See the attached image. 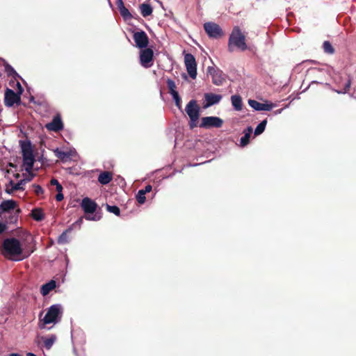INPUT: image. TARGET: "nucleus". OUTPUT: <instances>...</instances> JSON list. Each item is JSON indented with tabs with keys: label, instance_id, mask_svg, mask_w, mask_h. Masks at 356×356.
I'll list each match as a JSON object with an SVG mask.
<instances>
[{
	"label": "nucleus",
	"instance_id": "nucleus-1",
	"mask_svg": "<svg viewBox=\"0 0 356 356\" xmlns=\"http://www.w3.org/2000/svg\"><path fill=\"white\" fill-rule=\"evenodd\" d=\"M1 252L5 257L13 261H20L29 255L21 257L22 248L19 241L15 238H8L3 241Z\"/></svg>",
	"mask_w": 356,
	"mask_h": 356
},
{
	"label": "nucleus",
	"instance_id": "nucleus-2",
	"mask_svg": "<svg viewBox=\"0 0 356 356\" xmlns=\"http://www.w3.org/2000/svg\"><path fill=\"white\" fill-rule=\"evenodd\" d=\"M245 38V35L242 33L241 29L237 26H234L229 37L227 45L228 51L232 53L235 48L241 51L247 50L248 45Z\"/></svg>",
	"mask_w": 356,
	"mask_h": 356
},
{
	"label": "nucleus",
	"instance_id": "nucleus-3",
	"mask_svg": "<svg viewBox=\"0 0 356 356\" xmlns=\"http://www.w3.org/2000/svg\"><path fill=\"white\" fill-rule=\"evenodd\" d=\"M62 316V309L60 305H53L48 308L47 313L42 319L40 320L38 326L44 329L47 324L57 323Z\"/></svg>",
	"mask_w": 356,
	"mask_h": 356
},
{
	"label": "nucleus",
	"instance_id": "nucleus-4",
	"mask_svg": "<svg viewBox=\"0 0 356 356\" xmlns=\"http://www.w3.org/2000/svg\"><path fill=\"white\" fill-rule=\"evenodd\" d=\"M21 147L23 163L24 165H26V171L31 172L33 167L35 159L30 142H22Z\"/></svg>",
	"mask_w": 356,
	"mask_h": 356
},
{
	"label": "nucleus",
	"instance_id": "nucleus-5",
	"mask_svg": "<svg viewBox=\"0 0 356 356\" xmlns=\"http://www.w3.org/2000/svg\"><path fill=\"white\" fill-rule=\"evenodd\" d=\"M18 92L16 93L12 89L7 88L5 92L4 104L6 106L11 107L15 104L19 105L21 103V94L23 92V88L21 84L17 82Z\"/></svg>",
	"mask_w": 356,
	"mask_h": 356
},
{
	"label": "nucleus",
	"instance_id": "nucleus-6",
	"mask_svg": "<svg viewBox=\"0 0 356 356\" xmlns=\"http://www.w3.org/2000/svg\"><path fill=\"white\" fill-rule=\"evenodd\" d=\"M204 29L211 38L218 39L224 35V31L216 23L208 22L204 24Z\"/></svg>",
	"mask_w": 356,
	"mask_h": 356
},
{
	"label": "nucleus",
	"instance_id": "nucleus-7",
	"mask_svg": "<svg viewBox=\"0 0 356 356\" xmlns=\"http://www.w3.org/2000/svg\"><path fill=\"white\" fill-rule=\"evenodd\" d=\"M223 124V120L216 116L203 117L199 127L204 129L220 128Z\"/></svg>",
	"mask_w": 356,
	"mask_h": 356
},
{
	"label": "nucleus",
	"instance_id": "nucleus-8",
	"mask_svg": "<svg viewBox=\"0 0 356 356\" xmlns=\"http://www.w3.org/2000/svg\"><path fill=\"white\" fill-rule=\"evenodd\" d=\"M184 63L188 75L195 79L197 76V63L194 56L191 54H186L184 56Z\"/></svg>",
	"mask_w": 356,
	"mask_h": 356
},
{
	"label": "nucleus",
	"instance_id": "nucleus-9",
	"mask_svg": "<svg viewBox=\"0 0 356 356\" xmlns=\"http://www.w3.org/2000/svg\"><path fill=\"white\" fill-rule=\"evenodd\" d=\"M154 52L150 48H145L140 54V62L143 67H150L153 64Z\"/></svg>",
	"mask_w": 356,
	"mask_h": 356
},
{
	"label": "nucleus",
	"instance_id": "nucleus-10",
	"mask_svg": "<svg viewBox=\"0 0 356 356\" xmlns=\"http://www.w3.org/2000/svg\"><path fill=\"white\" fill-rule=\"evenodd\" d=\"M186 113L188 115L190 120H194L195 118H200V106L197 104V101L192 99L186 105L185 108Z\"/></svg>",
	"mask_w": 356,
	"mask_h": 356
},
{
	"label": "nucleus",
	"instance_id": "nucleus-11",
	"mask_svg": "<svg viewBox=\"0 0 356 356\" xmlns=\"http://www.w3.org/2000/svg\"><path fill=\"white\" fill-rule=\"evenodd\" d=\"M133 38L137 47L140 49L146 48L149 44V38L143 31H137L134 33Z\"/></svg>",
	"mask_w": 356,
	"mask_h": 356
},
{
	"label": "nucleus",
	"instance_id": "nucleus-12",
	"mask_svg": "<svg viewBox=\"0 0 356 356\" xmlns=\"http://www.w3.org/2000/svg\"><path fill=\"white\" fill-rule=\"evenodd\" d=\"M207 72L212 76V82L213 84L216 86L222 85L225 81L224 74L222 70L219 69H216L213 67H209L207 69Z\"/></svg>",
	"mask_w": 356,
	"mask_h": 356
},
{
	"label": "nucleus",
	"instance_id": "nucleus-13",
	"mask_svg": "<svg viewBox=\"0 0 356 356\" xmlns=\"http://www.w3.org/2000/svg\"><path fill=\"white\" fill-rule=\"evenodd\" d=\"M81 207L86 214L94 213L97 207V204L89 197H84L81 202Z\"/></svg>",
	"mask_w": 356,
	"mask_h": 356
},
{
	"label": "nucleus",
	"instance_id": "nucleus-14",
	"mask_svg": "<svg viewBox=\"0 0 356 356\" xmlns=\"http://www.w3.org/2000/svg\"><path fill=\"white\" fill-rule=\"evenodd\" d=\"M45 127L49 131L58 132L63 129V123L62 122L60 115L57 114L53 118L51 122L46 124Z\"/></svg>",
	"mask_w": 356,
	"mask_h": 356
},
{
	"label": "nucleus",
	"instance_id": "nucleus-15",
	"mask_svg": "<svg viewBox=\"0 0 356 356\" xmlns=\"http://www.w3.org/2000/svg\"><path fill=\"white\" fill-rule=\"evenodd\" d=\"M248 104L252 108L256 111H270L275 106V104L273 103L263 104L254 99H250L248 101Z\"/></svg>",
	"mask_w": 356,
	"mask_h": 356
},
{
	"label": "nucleus",
	"instance_id": "nucleus-16",
	"mask_svg": "<svg viewBox=\"0 0 356 356\" xmlns=\"http://www.w3.org/2000/svg\"><path fill=\"white\" fill-rule=\"evenodd\" d=\"M222 97L220 95H216L213 93H205L204 99L206 101V104L204 105V108L210 107L214 104H216L220 102Z\"/></svg>",
	"mask_w": 356,
	"mask_h": 356
},
{
	"label": "nucleus",
	"instance_id": "nucleus-17",
	"mask_svg": "<svg viewBox=\"0 0 356 356\" xmlns=\"http://www.w3.org/2000/svg\"><path fill=\"white\" fill-rule=\"evenodd\" d=\"M17 207L16 201L13 200H8L3 201L0 204V209L3 212H9L14 210Z\"/></svg>",
	"mask_w": 356,
	"mask_h": 356
},
{
	"label": "nucleus",
	"instance_id": "nucleus-18",
	"mask_svg": "<svg viewBox=\"0 0 356 356\" xmlns=\"http://www.w3.org/2000/svg\"><path fill=\"white\" fill-rule=\"evenodd\" d=\"M98 181L102 185H106L113 179V173L110 171H103L98 176Z\"/></svg>",
	"mask_w": 356,
	"mask_h": 356
},
{
	"label": "nucleus",
	"instance_id": "nucleus-19",
	"mask_svg": "<svg viewBox=\"0 0 356 356\" xmlns=\"http://www.w3.org/2000/svg\"><path fill=\"white\" fill-rule=\"evenodd\" d=\"M56 287V282L54 280H51L48 283L43 284L41 286L40 292L42 296H47L49 293L51 291H52Z\"/></svg>",
	"mask_w": 356,
	"mask_h": 356
},
{
	"label": "nucleus",
	"instance_id": "nucleus-20",
	"mask_svg": "<svg viewBox=\"0 0 356 356\" xmlns=\"http://www.w3.org/2000/svg\"><path fill=\"white\" fill-rule=\"evenodd\" d=\"M232 104L234 109L237 111L242 109V98L240 95H234L231 97Z\"/></svg>",
	"mask_w": 356,
	"mask_h": 356
},
{
	"label": "nucleus",
	"instance_id": "nucleus-21",
	"mask_svg": "<svg viewBox=\"0 0 356 356\" xmlns=\"http://www.w3.org/2000/svg\"><path fill=\"white\" fill-rule=\"evenodd\" d=\"M252 133V128L251 127H248L246 129L244 130L245 135L241 137L240 140L241 147H245L250 143V138Z\"/></svg>",
	"mask_w": 356,
	"mask_h": 356
},
{
	"label": "nucleus",
	"instance_id": "nucleus-22",
	"mask_svg": "<svg viewBox=\"0 0 356 356\" xmlns=\"http://www.w3.org/2000/svg\"><path fill=\"white\" fill-rule=\"evenodd\" d=\"M56 156L57 158H58L59 159H60L63 162H66L70 158V153L69 152H64V151H62L60 149H59L58 148H56L54 151Z\"/></svg>",
	"mask_w": 356,
	"mask_h": 356
},
{
	"label": "nucleus",
	"instance_id": "nucleus-23",
	"mask_svg": "<svg viewBox=\"0 0 356 356\" xmlns=\"http://www.w3.org/2000/svg\"><path fill=\"white\" fill-rule=\"evenodd\" d=\"M72 228L69 227L66 230H65L58 238L57 243L59 245H63L68 243L70 241L67 234L72 231Z\"/></svg>",
	"mask_w": 356,
	"mask_h": 356
},
{
	"label": "nucleus",
	"instance_id": "nucleus-24",
	"mask_svg": "<svg viewBox=\"0 0 356 356\" xmlns=\"http://www.w3.org/2000/svg\"><path fill=\"white\" fill-rule=\"evenodd\" d=\"M140 12L143 17H146L152 15L153 9L148 3H143L140 6Z\"/></svg>",
	"mask_w": 356,
	"mask_h": 356
},
{
	"label": "nucleus",
	"instance_id": "nucleus-25",
	"mask_svg": "<svg viewBox=\"0 0 356 356\" xmlns=\"http://www.w3.org/2000/svg\"><path fill=\"white\" fill-rule=\"evenodd\" d=\"M44 342V346L46 349L49 350L56 340V337L54 334H52L50 337H42V338Z\"/></svg>",
	"mask_w": 356,
	"mask_h": 356
},
{
	"label": "nucleus",
	"instance_id": "nucleus-26",
	"mask_svg": "<svg viewBox=\"0 0 356 356\" xmlns=\"http://www.w3.org/2000/svg\"><path fill=\"white\" fill-rule=\"evenodd\" d=\"M31 216L36 221H41L44 218L42 210L38 208L32 210Z\"/></svg>",
	"mask_w": 356,
	"mask_h": 356
},
{
	"label": "nucleus",
	"instance_id": "nucleus-27",
	"mask_svg": "<svg viewBox=\"0 0 356 356\" xmlns=\"http://www.w3.org/2000/svg\"><path fill=\"white\" fill-rule=\"evenodd\" d=\"M4 69H5V72H6V74L8 76H12L15 79L16 77L19 76V75L16 72V71L8 63H6L4 64Z\"/></svg>",
	"mask_w": 356,
	"mask_h": 356
},
{
	"label": "nucleus",
	"instance_id": "nucleus-28",
	"mask_svg": "<svg viewBox=\"0 0 356 356\" xmlns=\"http://www.w3.org/2000/svg\"><path fill=\"white\" fill-rule=\"evenodd\" d=\"M20 212L21 209H17L14 214H11L8 217H6V223H15L17 221L18 215Z\"/></svg>",
	"mask_w": 356,
	"mask_h": 356
},
{
	"label": "nucleus",
	"instance_id": "nucleus-29",
	"mask_svg": "<svg viewBox=\"0 0 356 356\" xmlns=\"http://www.w3.org/2000/svg\"><path fill=\"white\" fill-rule=\"evenodd\" d=\"M266 124H267V119H265L263 121H261L256 127V129L254 130V135L259 136V135L261 134L265 130Z\"/></svg>",
	"mask_w": 356,
	"mask_h": 356
},
{
	"label": "nucleus",
	"instance_id": "nucleus-30",
	"mask_svg": "<svg viewBox=\"0 0 356 356\" xmlns=\"http://www.w3.org/2000/svg\"><path fill=\"white\" fill-rule=\"evenodd\" d=\"M323 51L329 54H333L334 53V48L329 41H325L323 44Z\"/></svg>",
	"mask_w": 356,
	"mask_h": 356
},
{
	"label": "nucleus",
	"instance_id": "nucleus-31",
	"mask_svg": "<svg viewBox=\"0 0 356 356\" xmlns=\"http://www.w3.org/2000/svg\"><path fill=\"white\" fill-rule=\"evenodd\" d=\"M120 13L121 16L125 19H130L132 18V15L131 13L129 11V10L126 7L122 8L120 10Z\"/></svg>",
	"mask_w": 356,
	"mask_h": 356
},
{
	"label": "nucleus",
	"instance_id": "nucleus-32",
	"mask_svg": "<svg viewBox=\"0 0 356 356\" xmlns=\"http://www.w3.org/2000/svg\"><path fill=\"white\" fill-rule=\"evenodd\" d=\"M106 209L108 211L114 213L117 216H120V209L117 206H111L109 204H106Z\"/></svg>",
	"mask_w": 356,
	"mask_h": 356
},
{
	"label": "nucleus",
	"instance_id": "nucleus-33",
	"mask_svg": "<svg viewBox=\"0 0 356 356\" xmlns=\"http://www.w3.org/2000/svg\"><path fill=\"white\" fill-rule=\"evenodd\" d=\"M166 83H167L169 93L177 90H176L177 86H176L175 82L173 80H172L170 79H168Z\"/></svg>",
	"mask_w": 356,
	"mask_h": 356
},
{
	"label": "nucleus",
	"instance_id": "nucleus-34",
	"mask_svg": "<svg viewBox=\"0 0 356 356\" xmlns=\"http://www.w3.org/2000/svg\"><path fill=\"white\" fill-rule=\"evenodd\" d=\"M136 198L137 202L140 204H144L146 200L145 194L144 193L143 191L140 190L138 192L137 195H136Z\"/></svg>",
	"mask_w": 356,
	"mask_h": 356
},
{
	"label": "nucleus",
	"instance_id": "nucleus-35",
	"mask_svg": "<svg viewBox=\"0 0 356 356\" xmlns=\"http://www.w3.org/2000/svg\"><path fill=\"white\" fill-rule=\"evenodd\" d=\"M350 86H351V79L350 78H348L346 81V83L344 85L343 90H336V92L339 94L346 93L349 91Z\"/></svg>",
	"mask_w": 356,
	"mask_h": 356
},
{
	"label": "nucleus",
	"instance_id": "nucleus-36",
	"mask_svg": "<svg viewBox=\"0 0 356 356\" xmlns=\"http://www.w3.org/2000/svg\"><path fill=\"white\" fill-rule=\"evenodd\" d=\"M26 183H27L26 179H21L17 184H13V189H15L16 191H18V190L24 191V186L25 185Z\"/></svg>",
	"mask_w": 356,
	"mask_h": 356
},
{
	"label": "nucleus",
	"instance_id": "nucleus-37",
	"mask_svg": "<svg viewBox=\"0 0 356 356\" xmlns=\"http://www.w3.org/2000/svg\"><path fill=\"white\" fill-rule=\"evenodd\" d=\"M32 186L34 188V192H35V193L37 195H40L43 194L44 190L42 189V188L40 185L33 184Z\"/></svg>",
	"mask_w": 356,
	"mask_h": 356
},
{
	"label": "nucleus",
	"instance_id": "nucleus-38",
	"mask_svg": "<svg viewBox=\"0 0 356 356\" xmlns=\"http://www.w3.org/2000/svg\"><path fill=\"white\" fill-rule=\"evenodd\" d=\"M13 184H14V181L13 180H10L9 182V185L11 186V188H9V186H7L6 188V192L8 194H12L14 191H16L15 189H13Z\"/></svg>",
	"mask_w": 356,
	"mask_h": 356
},
{
	"label": "nucleus",
	"instance_id": "nucleus-39",
	"mask_svg": "<svg viewBox=\"0 0 356 356\" xmlns=\"http://www.w3.org/2000/svg\"><path fill=\"white\" fill-rule=\"evenodd\" d=\"M199 118H195L194 120H190L189 122V127L191 129H194L195 127H197V121Z\"/></svg>",
	"mask_w": 356,
	"mask_h": 356
},
{
	"label": "nucleus",
	"instance_id": "nucleus-40",
	"mask_svg": "<svg viewBox=\"0 0 356 356\" xmlns=\"http://www.w3.org/2000/svg\"><path fill=\"white\" fill-rule=\"evenodd\" d=\"M175 102V105L178 107V108L181 109V99L180 96L179 97L173 99Z\"/></svg>",
	"mask_w": 356,
	"mask_h": 356
},
{
	"label": "nucleus",
	"instance_id": "nucleus-41",
	"mask_svg": "<svg viewBox=\"0 0 356 356\" xmlns=\"http://www.w3.org/2000/svg\"><path fill=\"white\" fill-rule=\"evenodd\" d=\"M152 186L148 184L147 186H145V188L144 189H141L140 191H143L145 194H146L147 193H149L151 191H152Z\"/></svg>",
	"mask_w": 356,
	"mask_h": 356
},
{
	"label": "nucleus",
	"instance_id": "nucleus-42",
	"mask_svg": "<svg viewBox=\"0 0 356 356\" xmlns=\"http://www.w3.org/2000/svg\"><path fill=\"white\" fill-rule=\"evenodd\" d=\"M116 5L119 10L122 9V8L125 7L122 0H117Z\"/></svg>",
	"mask_w": 356,
	"mask_h": 356
},
{
	"label": "nucleus",
	"instance_id": "nucleus-43",
	"mask_svg": "<svg viewBox=\"0 0 356 356\" xmlns=\"http://www.w3.org/2000/svg\"><path fill=\"white\" fill-rule=\"evenodd\" d=\"M63 198H64V196H63V194L62 193V192L58 193L57 195H56V200L58 202L62 201L63 200Z\"/></svg>",
	"mask_w": 356,
	"mask_h": 356
},
{
	"label": "nucleus",
	"instance_id": "nucleus-44",
	"mask_svg": "<svg viewBox=\"0 0 356 356\" xmlns=\"http://www.w3.org/2000/svg\"><path fill=\"white\" fill-rule=\"evenodd\" d=\"M100 218H101V216H97V214H95L92 217H90V216H87L86 217V219L89 220H100Z\"/></svg>",
	"mask_w": 356,
	"mask_h": 356
},
{
	"label": "nucleus",
	"instance_id": "nucleus-45",
	"mask_svg": "<svg viewBox=\"0 0 356 356\" xmlns=\"http://www.w3.org/2000/svg\"><path fill=\"white\" fill-rule=\"evenodd\" d=\"M7 229V226L4 223L0 222V234H2Z\"/></svg>",
	"mask_w": 356,
	"mask_h": 356
},
{
	"label": "nucleus",
	"instance_id": "nucleus-46",
	"mask_svg": "<svg viewBox=\"0 0 356 356\" xmlns=\"http://www.w3.org/2000/svg\"><path fill=\"white\" fill-rule=\"evenodd\" d=\"M172 96V98L175 99V98H177L179 97V95L178 93V92L176 90V91H173L172 92L170 93Z\"/></svg>",
	"mask_w": 356,
	"mask_h": 356
},
{
	"label": "nucleus",
	"instance_id": "nucleus-47",
	"mask_svg": "<svg viewBox=\"0 0 356 356\" xmlns=\"http://www.w3.org/2000/svg\"><path fill=\"white\" fill-rule=\"evenodd\" d=\"M50 184L52 186H56L57 184H59L58 181L56 179H51V181H50Z\"/></svg>",
	"mask_w": 356,
	"mask_h": 356
},
{
	"label": "nucleus",
	"instance_id": "nucleus-48",
	"mask_svg": "<svg viewBox=\"0 0 356 356\" xmlns=\"http://www.w3.org/2000/svg\"><path fill=\"white\" fill-rule=\"evenodd\" d=\"M56 188L58 193L63 191V186L60 183L56 186Z\"/></svg>",
	"mask_w": 356,
	"mask_h": 356
},
{
	"label": "nucleus",
	"instance_id": "nucleus-49",
	"mask_svg": "<svg viewBox=\"0 0 356 356\" xmlns=\"http://www.w3.org/2000/svg\"><path fill=\"white\" fill-rule=\"evenodd\" d=\"M32 177H33V175H30V176H28L26 178H25L24 179H26L27 180V182L31 181L32 179Z\"/></svg>",
	"mask_w": 356,
	"mask_h": 356
},
{
	"label": "nucleus",
	"instance_id": "nucleus-50",
	"mask_svg": "<svg viewBox=\"0 0 356 356\" xmlns=\"http://www.w3.org/2000/svg\"><path fill=\"white\" fill-rule=\"evenodd\" d=\"M282 111H283V108L278 109L275 111V114H280L282 113Z\"/></svg>",
	"mask_w": 356,
	"mask_h": 356
},
{
	"label": "nucleus",
	"instance_id": "nucleus-51",
	"mask_svg": "<svg viewBox=\"0 0 356 356\" xmlns=\"http://www.w3.org/2000/svg\"><path fill=\"white\" fill-rule=\"evenodd\" d=\"M9 356H22V355H19L17 353H11V354L9 355Z\"/></svg>",
	"mask_w": 356,
	"mask_h": 356
},
{
	"label": "nucleus",
	"instance_id": "nucleus-52",
	"mask_svg": "<svg viewBox=\"0 0 356 356\" xmlns=\"http://www.w3.org/2000/svg\"><path fill=\"white\" fill-rule=\"evenodd\" d=\"M26 356H37V355L32 353H27Z\"/></svg>",
	"mask_w": 356,
	"mask_h": 356
},
{
	"label": "nucleus",
	"instance_id": "nucleus-53",
	"mask_svg": "<svg viewBox=\"0 0 356 356\" xmlns=\"http://www.w3.org/2000/svg\"><path fill=\"white\" fill-rule=\"evenodd\" d=\"M3 213V212L0 209V217L1 216V215H2V213Z\"/></svg>",
	"mask_w": 356,
	"mask_h": 356
},
{
	"label": "nucleus",
	"instance_id": "nucleus-54",
	"mask_svg": "<svg viewBox=\"0 0 356 356\" xmlns=\"http://www.w3.org/2000/svg\"><path fill=\"white\" fill-rule=\"evenodd\" d=\"M42 315V312L40 314V317Z\"/></svg>",
	"mask_w": 356,
	"mask_h": 356
}]
</instances>
